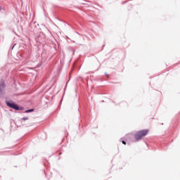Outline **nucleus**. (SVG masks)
<instances>
[{
	"mask_svg": "<svg viewBox=\"0 0 180 180\" xmlns=\"http://www.w3.org/2000/svg\"><path fill=\"white\" fill-rule=\"evenodd\" d=\"M5 103L8 108L13 109V110H25V108L18 105V103L12 100H6Z\"/></svg>",
	"mask_w": 180,
	"mask_h": 180,
	"instance_id": "f257e3e1",
	"label": "nucleus"
},
{
	"mask_svg": "<svg viewBox=\"0 0 180 180\" xmlns=\"http://www.w3.org/2000/svg\"><path fill=\"white\" fill-rule=\"evenodd\" d=\"M148 129H141L135 133L134 139L136 141H140L143 137H146L148 134Z\"/></svg>",
	"mask_w": 180,
	"mask_h": 180,
	"instance_id": "f03ea898",
	"label": "nucleus"
},
{
	"mask_svg": "<svg viewBox=\"0 0 180 180\" xmlns=\"http://www.w3.org/2000/svg\"><path fill=\"white\" fill-rule=\"evenodd\" d=\"M39 25L38 23H37L36 22H32L30 24V27H29V30L30 32H36V30H39Z\"/></svg>",
	"mask_w": 180,
	"mask_h": 180,
	"instance_id": "7ed1b4c3",
	"label": "nucleus"
},
{
	"mask_svg": "<svg viewBox=\"0 0 180 180\" xmlns=\"http://www.w3.org/2000/svg\"><path fill=\"white\" fill-rule=\"evenodd\" d=\"M127 140H131L133 141V136L131 134H127L124 138L120 139V141L124 146H126Z\"/></svg>",
	"mask_w": 180,
	"mask_h": 180,
	"instance_id": "20e7f679",
	"label": "nucleus"
},
{
	"mask_svg": "<svg viewBox=\"0 0 180 180\" xmlns=\"http://www.w3.org/2000/svg\"><path fill=\"white\" fill-rule=\"evenodd\" d=\"M5 88H6V84L4 79H1V83H0V95L2 96L5 95V91H4Z\"/></svg>",
	"mask_w": 180,
	"mask_h": 180,
	"instance_id": "39448f33",
	"label": "nucleus"
},
{
	"mask_svg": "<svg viewBox=\"0 0 180 180\" xmlns=\"http://www.w3.org/2000/svg\"><path fill=\"white\" fill-rule=\"evenodd\" d=\"M32 112H34V108L27 109L24 112V113H32Z\"/></svg>",
	"mask_w": 180,
	"mask_h": 180,
	"instance_id": "423d86ee",
	"label": "nucleus"
},
{
	"mask_svg": "<svg viewBox=\"0 0 180 180\" xmlns=\"http://www.w3.org/2000/svg\"><path fill=\"white\" fill-rule=\"evenodd\" d=\"M21 120H29V117H23Z\"/></svg>",
	"mask_w": 180,
	"mask_h": 180,
	"instance_id": "0eeeda50",
	"label": "nucleus"
},
{
	"mask_svg": "<svg viewBox=\"0 0 180 180\" xmlns=\"http://www.w3.org/2000/svg\"><path fill=\"white\" fill-rule=\"evenodd\" d=\"M129 1H122V5H124L125 4H127Z\"/></svg>",
	"mask_w": 180,
	"mask_h": 180,
	"instance_id": "6e6552de",
	"label": "nucleus"
},
{
	"mask_svg": "<svg viewBox=\"0 0 180 180\" xmlns=\"http://www.w3.org/2000/svg\"><path fill=\"white\" fill-rule=\"evenodd\" d=\"M105 77H107V78H110V76H109V75L108 74V72H105Z\"/></svg>",
	"mask_w": 180,
	"mask_h": 180,
	"instance_id": "1a4fd4ad",
	"label": "nucleus"
},
{
	"mask_svg": "<svg viewBox=\"0 0 180 180\" xmlns=\"http://www.w3.org/2000/svg\"><path fill=\"white\" fill-rule=\"evenodd\" d=\"M16 46V44H15L13 47H12V50H13V48Z\"/></svg>",
	"mask_w": 180,
	"mask_h": 180,
	"instance_id": "9d476101",
	"label": "nucleus"
},
{
	"mask_svg": "<svg viewBox=\"0 0 180 180\" xmlns=\"http://www.w3.org/2000/svg\"><path fill=\"white\" fill-rule=\"evenodd\" d=\"M77 34H79L80 36H82L81 34H79L78 32H76Z\"/></svg>",
	"mask_w": 180,
	"mask_h": 180,
	"instance_id": "9b49d317",
	"label": "nucleus"
},
{
	"mask_svg": "<svg viewBox=\"0 0 180 180\" xmlns=\"http://www.w3.org/2000/svg\"><path fill=\"white\" fill-rule=\"evenodd\" d=\"M0 11H2V6H0Z\"/></svg>",
	"mask_w": 180,
	"mask_h": 180,
	"instance_id": "f8f14e48",
	"label": "nucleus"
},
{
	"mask_svg": "<svg viewBox=\"0 0 180 180\" xmlns=\"http://www.w3.org/2000/svg\"><path fill=\"white\" fill-rule=\"evenodd\" d=\"M15 167V168H18V166H14Z\"/></svg>",
	"mask_w": 180,
	"mask_h": 180,
	"instance_id": "ddd939ff",
	"label": "nucleus"
},
{
	"mask_svg": "<svg viewBox=\"0 0 180 180\" xmlns=\"http://www.w3.org/2000/svg\"><path fill=\"white\" fill-rule=\"evenodd\" d=\"M112 103H115V101H112Z\"/></svg>",
	"mask_w": 180,
	"mask_h": 180,
	"instance_id": "4468645a",
	"label": "nucleus"
},
{
	"mask_svg": "<svg viewBox=\"0 0 180 180\" xmlns=\"http://www.w3.org/2000/svg\"><path fill=\"white\" fill-rule=\"evenodd\" d=\"M102 102L103 103V102H105V101H102Z\"/></svg>",
	"mask_w": 180,
	"mask_h": 180,
	"instance_id": "2eb2a0df",
	"label": "nucleus"
},
{
	"mask_svg": "<svg viewBox=\"0 0 180 180\" xmlns=\"http://www.w3.org/2000/svg\"><path fill=\"white\" fill-rule=\"evenodd\" d=\"M162 125H164V123H162Z\"/></svg>",
	"mask_w": 180,
	"mask_h": 180,
	"instance_id": "dca6fc26",
	"label": "nucleus"
}]
</instances>
